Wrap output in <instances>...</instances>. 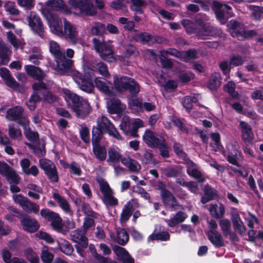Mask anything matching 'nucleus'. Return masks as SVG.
<instances>
[{
  "instance_id": "obj_1",
  "label": "nucleus",
  "mask_w": 263,
  "mask_h": 263,
  "mask_svg": "<svg viewBox=\"0 0 263 263\" xmlns=\"http://www.w3.org/2000/svg\"><path fill=\"white\" fill-rule=\"evenodd\" d=\"M65 93L67 97L68 105L76 113L78 117L84 119L88 115L91 110V106L87 100L70 90H67Z\"/></svg>"
},
{
  "instance_id": "obj_2",
  "label": "nucleus",
  "mask_w": 263,
  "mask_h": 263,
  "mask_svg": "<svg viewBox=\"0 0 263 263\" xmlns=\"http://www.w3.org/2000/svg\"><path fill=\"white\" fill-rule=\"evenodd\" d=\"M91 133L92 138L102 139L103 135L108 133L117 139H121V136L112 123L104 116L97 120V126H93Z\"/></svg>"
},
{
  "instance_id": "obj_3",
  "label": "nucleus",
  "mask_w": 263,
  "mask_h": 263,
  "mask_svg": "<svg viewBox=\"0 0 263 263\" xmlns=\"http://www.w3.org/2000/svg\"><path fill=\"white\" fill-rule=\"evenodd\" d=\"M69 4L79 16H92L97 13V8L91 0H69Z\"/></svg>"
},
{
  "instance_id": "obj_4",
  "label": "nucleus",
  "mask_w": 263,
  "mask_h": 263,
  "mask_svg": "<svg viewBox=\"0 0 263 263\" xmlns=\"http://www.w3.org/2000/svg\"><path fill=\"white\" fill-rule=\"evenodd\" d=\"M196 24L197 27L195 34L201 39H203V37L206 36H219L221 33V30L220 28L205 23L202 19H197Z\"/></svg>"
},
{
  "instance_id": "obj_5",
  "label": "nucleus",
  "mask_w": 263,
  "mask_h": 263,
  "mask_svg": "<svg viewBox=\"0 0 263 263\" xmlns=\"http://www.w3.org/2000/svg\"><path fill=\"white\" fill-rule=\"evenodd\" d=\"M73 78L75 82L79 85L80 88L83 91L91 93L94 90L91 73L89 72L82 73L77 72L74 73Z\"/></svg>"
},
{
  "instance_id": "obj_6",
  "label": "nucleus",
  "mask_w": 263,
  "mask_h": 263,
  "mask_svg": "<svg viewBox=\"0 0 263 263\" xmlns=\"http://www.w3.org/2000/svg\"><path fill=\"white\" fill-rule=\"evenodd\" d=\"M157 189L160 191V196L163 204L172 209H175L179 206L177 199L173 194L166 188V184L162 181H159L157 184Z\"/></svg>"
},
{
  "instance_id": "obj_7",
  "label": "nucleus",
  "mask_w": 263,
  "mask_h": 263,
  "mask_svg": "<svg viewBox=\"0 0 263 263\" xmlns=\"http://www.w3.org/2000/svg\"><path fill=\"white\" fill-rule=\"evenodd\" d=\"M49 86L43 81L37 82L32 85V89L37 92L42 100L49 103H52L56 101L57 97L49 90Z\"/></svg>"
},
{
  "instance_id": "obj_8",
  "label": "nucleus",
  "mask_w": 263,
  "mask_h": 263,
  "mask_svg": "<svg viewBox=\"0 0 263 263\" xmlns=\"http://www.w3.org/2000/svg\"><path fill=\"white\" fill-rule=\"evenodd\" d=\"M40 214L46 221L51 222V226L54 230L58 232L61 231L63 223L58 213L46 208L41 210Z\"/></svg>"
},
{
  "instance_id": "obj_9",
  "label": "nucleus",
  "mask_w": 263,
  "mask_h": 263,
  "mask_svg": "<svg viewBox=\"0 0 263 263\" xmlns=\"http://www.w3.org/2000/svg\"><path fill=\"white\" fill-rule=\"evenodd\" d=\"M92 42L96 52L103 60L106 61L110 56L112 57L114 54L112 46L104 40L101 41L100 39L95 37L92 39Z\"/></svg>"
},
{
  "instance_id": "obj_10",
  "label": "nucleus",
  "mask_w": 263,
  "mask_h": 263,
  "mask_svg": "<svg viewBox=\"0 0 263 263\" xmlns=\"http://www.w3.org/2000/svg\"><path fill=\"white\" fill-rule=\"evenodd\" d=\"M39 165L48 179L53 182H58L59 180L58 172L54 163L50 160L41 159Z\"/></svg>"
},
{
  "instance_id": "obj_11",
  "label": "nucleus",
  "mask_w": 263,
  "mask_h": 263,
  "mask_svg": "<svg viewBox=\"0 0 263 263\" xmlns=\"http://www.w3.org/2000/svg\"><path fill=\"white\" fill-rule=\"evenodd\" d=\"M0 174L5 177L9 184H19L21 177L5 161L0 160Z\"/></svg>"
},
{
  "instance_id": "obj_12",
  "label": "nucleus",
  "mask_w": 263,
  "mask_h": 263,
  "mask_svg": "<svg viewBox=\"0 0 263 263\" xmlns=\"http://www.w3.org/2000/svg\"><path fill=\"white\" fill-rule=\"evenodd\" d=\"M28 25L35 34L43 39L45 30L41 17L35 12H31L27 17Z\"/></svg>"
},
{
  "instance_id": "obj_13",
  "label": "nucleus",
  "mask_w": 263,
  "mask_h": 263,
  "mask_svg": "<svg viewBox=\"0 0 263 263\" xmlns=\"http://www.w3.org/2000/svg\"><path fill=\"white\" fill-rule=\"evenodd\" d=\"M14 202L18 204L27 213L36 214L39 211V206L22 194L13 196Z\"/></svg>"
},
{
  "instance_id": "obj_14",
  "label": "nucleus",
  "mask_w": 263,
  "mask_h": 263,
  "mask_svg": "<svg viewBox=\"0 0 263 263\" xmlns=\"http://www.w3.org/2000/svg\"><path fill=\"white\" fill-rule=\"evenodd\" d=\"M47 20L51 32L58 35H62L64 27L63 19L60 18L57 14L49 13V17H47Z\"/></svg>"
},
{
  "instance_id": "obj_15",
  "label": "nucleus",
  "mask_w": 263,
  "mask_h": 263,
  "mask_svg": "<svg viewBox=\"0 0 263 263\" xmlns=\"http://www.w3.org/2000/svg\"><path fill=\"white\" fill-rule=\"evenodd\" d=\"M20 223L23 230L30 233L37 232L40 228V224L37 220L27 214L20 220Z\"/></svg>"
},
{
  "instance_id": "obj_16",
  "label": "nucleus",
  "mask_w": 263,
  "mask_h": 263,
  "mask_svg": "<svg viewBox=\"0 0 263 263\" xmlns=\"http://www.w3.org/2000/svg\"><path fill=\"white\" fill-rule=\"evenodd\" d=\"M164 139H165V138L150 129L146 130L143 136V140L144 142L148 147L151 148L158 147L159 143Z\"/></svg>"
},
{
  "instance_id": "obj_17",
  "label": "nucleus",
  "mask_w": 263,
  "mask_h": 263,
  "mask_svg": "<svg viewBox=\"0 0 263 263\" xmlns=\"http://www.w3.org/2000/svg\"><path fill=\"white\" fill-rule=\"evenodd\" d=\"M64 27L63 35L66 39L69 40L72 43L76 44L77 42L78 32L76 27L66 18H63Z\"/></svg>"
},
{
  "instance_id": "obj_18",
  "label": "nucleus",
  "mask_w": 263,
  "mask_h": 263,
  "mask_svg": "<svg viewBox=\"0 0 263 263\" xmlns=\"http://www.w3.org/2000/svg\"><path fill=\"white\" fill-rule=\"evenodd\" d=\"M102 139L91 138L92 152L96 158L100 161H103L106 159L107 151L104 146L101 145L100 141Z\"/></svg>"
},
{
  "instance_id": "obj_19",
  "label": "nucleus",
  "mask_w": 263,
  "mask_h": 263,
  "mask_svg": "<svg viewBox=\"0 0 263 263\" xmlns=\"http://www.w3.org/2000/svg\"><path fill=\"white\" fill-rule=\"evenodd\" d=\"M241 131V138L246 145L251 144L254 139V134L251 126L246 122L240 121L239 123Z\"/></svg>"
},
{
  "instance_id": "obj_20",
  "label": "nucleus",
  "mask_w": 263,
  "mask_h": 263,
  "mask_svg": "<svg viewBox=\"0 0 263 263\" xmlns=\"http://www.w3.org/2000/svg\"><path fill=\"white\" fill-rule=\"evenodd\" d=\"M94 82L100 92L109 96L113 95L112 83L110 81H107L104 78L97 77L95 79Z\"/></svg>"
},
{
  "instance_id": "obj_21",
  "label": "nucleus",
  "mask_w": 263,
  "mask_h": 263,
  "mask_svg": "<svg viewBox=\"0 0 263 263\" xmlns=\"http://www.w3.org/2000/svg\"><path fill=\"white\" fill-rule=\"evenodd\" d=\"M133 39L138 42L143 44H154L155 43H160V37L157 35H152L147 32H141L136 34L133 36Z\"/></svg>"
},
{
  "instance_id": "obj_22",
  "label": "nucleus",
  "mask_w": 263,
  "mask_h": 263,
  "mask_svg": "<svg viewBox=\"0 0 263 263\" xmlns=\"http://www.w3.org/2000/svg\"><path fill=\"white\" fill-rule=\"evenodd\" d=\"M132 79L127 76L115 75L113 78V84L115 89L119 92L126 91L127 86Z\"/></svg>"
},
{
  "instance_id": "obj_23",
  "label": "nucleus",
  "mask_w": 263,
  "mask_h": 263,
  "mask_svg": "<svg viewBox=\"0 0 263 263\" xmlns=\"http://www.w3.org/2000/svg\"><path fill=\"white\" fill-rule=\"evenodd\" d=\"M107 111L110 114H120L126 108V105L121 103L116 98L111 99L107 102Z\"/></svg>"
},
{
  "instance_id": "obj_24",
  "label": "nucleus",
  "mask_w": 263,
  "mask_h": 263,
  "mask_svg": "<svg viewBox=\"0 0 263 263\" xmlns=\"http://www.w3.org/2000/svg\"><path fill=\"white\" fill-rule=\"evenodd\" d=\"M10 47L0 40V65H6L10 61Z\"/></svg>"
},
{
  "instance_id": "obj_25",
  "label": "nucleus",
  "mask_w": 263,
  "mask_h": 263,
  "mask_svg": "<svg viewBox=\"0 0 263 263\" xmlns=\"http://www.w3.org/2000/svg\"><path fill=\"white\" fill-rule=\"evenodd\" d=\"M25 68L27 74L38 82L43 81L46 76L40 68L35 66L31 65H26Z\"/></svg>"
},
{
  "instance_id": "obj_26",
  "label": "nucleus",
  "mask_w": 263,
  "mask_h": 263,
  "mask_svg": "<svg viewBox=\"0 0 263 263\" xmlns=\"http://www.w3.org/2000/svg\"><path fill=\"white\" fill-rule=\"evenodd\" d=\"M206 236L208 239L216 248H220L224 246L222 236L217 231H209Z\"/></svg>"
},
{
  "instance_id": "obj_27",
  "label": "nucleus",
  "mask_w": 263,
  "mask_h": 263,
  "mask_svg": "<svg viewBox=\"0 0 263 263\" xmlns=\"http://www.w3.org/2000/svg\"><path fill=\"white\" fill-rule=\"evenodd\" d=\"M203 195L201 198V202L205 204L215 199L218 196L217 191L208 184L203 187Z\"/></svg>"
},
{
  "instance_id": "obj_28",
  "label": "nucleus",
  "mask_w": 263,
  "mask_h": 263,
  "mask_svg": "<svg viewBox=\"0 0 263 263\" xmlns=\"http://www.w3.org/2000/svg\"><path fill=\"white\" fill-rule=\"evenodd\" d=\"M0 77L4 81L6 85L11 88H17L19 84L11 75L9 70L5 68H0Z\"/></svg>"
},
{
  "instance_id": "obj_29",
  "label": "nucleus",
  "mask_w": 263,
  "mask_h": 263,
  "mask_svg": "<svg viewBox=\"0 0 263 263\" xmlns=\"http://www.w3.org/2000/svg\"><path fill=\"white\" fill-rule=\"evenodd\" d=\"M58 246L55 250H60L67 256H70L73 252L74 249L71 244L67 240L59 238L57 240Z\"/></svg>"
},
{
  "instance_id": "obj_30",
  "label": "nucleus",
  "mask_w": 263,
  "mask_h": 263,
  "mask_svg": "<svg viewBox=\"0 0 263 263\" xmlns=\"http://www.w3.org/2000/svg\"><path fill=\"white\" fill-rule=\"evenodd\" d=\"M24 111V108L20 105L9 108L6 111V118L9 121H15Z\"/></svg>"
},
{
  "instance_id": "obj_31",
  "label": "nucleus",
  "mask_w": 263,
  "mask_h": 263,
  "mask_svg": "<svg viewBox=\"0 0 263 263\" xmlns=\"http://www.w3.org/2000/svg\"><path fill=\"white\" fill-rule=\"evenodd\" d=\"M70 236L73 242L79 243L82 248H86L87 247L88 239L82 233V231L79 230L72 231Z\"/></svg>"
},
{
  "instance_id": "obj_32",
  "label": "nucleus",
  "mask_w": 263,
  "mask_h": 263,
  "mask_svg": "<svg viewBox=\"0 0 263 263\" xmlns=\"http://www.w3.org/2000/svg\"><path fill=\"white\" fill-rule=\"evenodd\" d=\"M211 216L216 219H220L223 218L225 214V208L222 203L211 204L209 209Z\"/></svg>"
},
{
  "instance_id": "obj_33",
  "label": "nucleus",
  "mask_w": 263,
  "mask_h": 263,
  "mask_svg": "<svg viewBox=\"0 0 263 263\" xmlns=\"http://www.w3.org/2000/svg\"><path fill=\"white\" fill-rule=\"evenodd\" d=\"M108 157L107 162L109 163L117 164L120 162L122 155L119 153L118 147H110L108 149Z\"/></svg>"
},
{
  "instance_id": "obj_34",
  "label": "nucleus",
  "mask_w": 263,
  "mask_h": 263,
  "mask_svg": "<svg viewBox=\"0 0 263 263\" xmlns=\"http://www.w3.org/2000/svg\"><path fill=\"white\" fill-rule=\"evenodd\" d=\"M53 198L58 203L59 206L66 213H71L72 212L69 203L68 201L58 193H53Z\"/></svg>"
},
{
  "instance_id": "obj_35",
  "label": "nucleus",
  "mask_w": 263,
  "mask_h": 263,
  "mask_svg": "<svg viewBox=\"0 0 263 263\" xmlns=\"http://www.w3.org/2000/svg\"><path fill=\"white\" fill-rule=\"evenodd\" d=\"M55 61L59 71L62 73L68 72L73 64L72 60L66 59L65 57L63 59H56Z\"/></svg>"
},
{
  "instance_id": "obj_36",
  "label": "nucleus",
  "mask_w": 263,
  "mask_h": 263,
  "mask_svg": "<svg viewBox=\"0 0 263 263\" xmlns=\"http://www.w3.org/2000/svg\"><path fill=\"white\" fill-rule=\"evenodd\" d=\"M46 6L53 11L65 10L67 6L63 0H48L46 2Z\"/></svg>"
},
{
  "instance_id": "obj_37",
  "label": "nucleus",
  "mask_w": 263,
  "mask_h": 263,
  "mask_svg": "<svg viewBox=\"0 0 263 263\" xmlns=\"http://www.w3.org/2000/svg\"><path fill=\"white\" fill-rule=\"evenodd\" d=\"M133 214V205L128 202L124 206L121 213L120 222L121 223H126L130 218Z\"/></svg>"
},
{
  "instance_id": "obj_38",
  "label": "nucleus",
  "mask_w": 263,
  "mask_h": 263,
  "mask_svg": "<svg viewBox=\"0 0 263 263\" xmlns=\"http://www.w3.org/2000/svg\"><path fill=\"white\" fill-rule=\"evenodd\" d=\"M221 77L219 72H215L212 74L209 82L208 86L211 89H217L221 84Z\"/></svg>"
},
{
  "instance_id": "obj_39",
  "label": "nucleus",
  "mask_w": 263,
  "mask_h": 263,
  "mask_svg": "<svg viewBox=\"0 0 263 263\" xmlns=\"http://www.w3.org/2000/svg\"><path fill=\"white\" fill-rule=\"evenodd\" d=\"M186 215L182 211L178 212L175 216L168 222L170 227H174L178 223L183 222L186 218Z\"/></svg>"
},
{
  "instance_id": "obj_40",
  "label": "nucleus",
  "mask_w": 263,
  "mask_h": 263,
  "mask_svg": "<svg viewBox=\"0 0 263 263\" xmlns=\"http://www.w3.org/2000/svg\"><path fill=\"white\" fill-rule=\"evenodd\" d=\"M129 240V235L124 229L121 228L117 231L116 241L121 245L125 246Z\"/></svg>"
},
{
  "instance_id": "obj_41",
  "label": "nucleus",
  "mask_w": 263,
  "mask_h": 263,
  "mask_svg": "<svg viewBox=\"0 0 263 263\" xmlns=\"http://www.w3.org/2000/svg\"><path fill=\"white\" fill-rule=\"evenodd\" d=\"M197 52L194 49H190L187 51H181V57L180 60L183 62H187L191 60H195L197 57Z\"/></svg>"
},
{
  "instance_id": "obj_42",
  "label": "nucleus",
  "mask_w": 263,
  "mask_h": 263,
  "mask_svg": "<svg viewBox=\"0 0 263 263\" xmlns=\"http://www.w3.org/2000/svg\"><path fill=\"white\" fill-rule=\"evenodd\" d=\"M127 90L129 92V98L136 97L140 91L139 84L132 78L127 86Z\"/></svg>"
},
{
  "instance_id": "obj_43",
  "label": "nucleus",
  "mask_w": 263,
  "mask_h": 263,
  "mask_svg": "<svg viewBox=\"0 0 263 263\" xmlns=\"http://www.w3.org/2000/svg\"><path fill=\"white\" fill-rule=\"evenodd\" d=\"M90 31L92 35H103L105 33L106 26L102 23L96 22Z\"/></svg>"
},
{
  "instance_id": "obj_44",
  "label": "nucleus",
  "mask_w": 263,
  "mask_h": 263,
  "mask_svg": "<svg viewBox=\"0 0 263 263\" xmlns=\"http://www.w3.org/2000/svg\"><path fill=\"white\" fill-rule=\"evenodd\" d=\"M181 24L185 28L186 32L189 34H195L197 26L193 21L190 19H183Z\"/></svg>"
},
{
  "instance_id": "obj_45",
  "label": "nucleus",
  "mask_w": 263,
  "mask_h": 263,
  "mask_svg": "<svg viewBox=\"0 0 263 263\" xmlns=\"http://www.w3.org/2000/svg\"><path fill=\"white\" fill-rule=\"evenodd\" d=\"M159 149V154L163 158H168L170 157L169 154L170 147L166 142V139L159 143L158 147H156Z\"/></svg>"
},
{
  "instance_id": "obj_46",
  "label": "nucleus",
  "mask_w": 263,
  "mask_h": 263,
  "mask_svg": "<svg viewBox=\"0 0 263 263\" xmlns=\"http://www.w3.org/2000/svg\"><path fill=\"white\" fill-rule=\"evenodd\" d=\"M249 8L252 11L251 16L255 20H261V15H263V7L251 5Z\"/></svg>"
},
{
  "instance_id": "obj_47",
  "label": "nucleus",
  "mask_w": 263,
  "mask_h": 263,
  "mask_svg": "<svg viewBox=\"0 0 263 263\" xmlns=\"http://www.w3.org/2000/svg\"><path fill=\"white\" fill-rule=\"evenodd\" d=\"M50 51L54 56L55 60L65 58V54L60 50L59 45L55 42L51 44Z\"/></svg>"
},
{
  "instance_id": "obj_48",
  "label": "nucleus",
  "mask_w": 263,
  "mask_h": 263,
  "mask_svg": "<svg viewBox=\"0 0 263 263\" xmlns=\"http://www.w3.org/2000/svg\"><path fill=\"white\" fill-rule=\"evenodd\" d=\"M149 238L152 240L167 241L170 240V235L167 231H162L152 233L149 235Z\"/></svg>"
},
{
  "instance_id": "obj_49",
  "label": "nucleus",
  "mask_w": 263,
  "mask_h": 263,
  "mask_svg": "<svg viewBox=\"0 0 263 263\" xmlns=\"http://www.w3.org/2000/svg\"><path fill=\"white\" fill-rule=\"evenodd\" d=\"M219 224L223 235L227 237L228 236V233L231 231V229L230 220L227 218L221 219L219 221Z\"/></svg>"
},
{
  "instance_id": "obj_50",
  "label": "nucleus",
  "mask_w": 263,
  "mask_h": 263,
  "mask_svg": "<svg viewBox=\"0 0 263 263\" xmlns=\"http://www.w3.org/2000/svg\"><path fill=\"white\" fill-rule=\"evenodd\" d=\"M41 257L44 263H51L53 260L54 255L49 252V247L48 246H44Z\"/></svg>"
},
{
  "instance_id": "obj_51",
  "label": "nucleus",
  "mask_w": 263,
  "mask_h": 263,
  "mask_svg": "<svg viewBox=\"0 0 263 263\" xmlns=\"http://www.w3.org/2000/svg\"><path fill=\"white\" fill-rule=\"evenodd\" d=\"M81 209L84 214L89 217L97 218L99 214L94 211L91 208L90 204L87 202H83L81 205Z\"/></svg>"
},
{
  "instance_id": "obj_52",
  "label": "nucleus",
  "mask_w": 263,
  "mask_h": 263,
  "mask_svg": "<svg viewBox=\"0 0 263 263\" xmlns=\"http://www.w3.org/2000/svg\"><path fill=\"white\" fill-rule=\"evenodd\" d=\"M181 173V169L179 166L175 167H168L164 171V175L167 178H177Z\"/></svg>"
},
{
  "instance_id": "obj_53",
  "label": "nucleus",
  "mask_w": 263,
  "mask_h": 263,
  "mask_svg": "<svg viewBox=\"0 0 263 263\" xmlns=\"http://www.w3.org/2000/svg\"><path fill=\"white\" fill-rule=\"evenodd\" d=\"M186 172L189 176L196 179L199 183H203L205 181V179L202 176L201 172L196 168H193L191 171L187 169Z\"/></svg>"
},
{
  "instance_id": "obj_54",
  "label": "nucleus",
  "mask_w": 263,
  "mask_h": 263,
  "mask_svg": "<svg viewBox=\"0 0 263 263\" xmlns=\"http://www.w3.org/2000/svg\"><path fill=\"white\" fill-rule=\"evenodd\" d=\"M112 250L115 254L117 255V259L119 261L129 254V253L125 248L117 245H115L112 248Z\"/></svg>"
},
{
  "instance_id": "obj_55",
  "label": "nucleus",
  "mask_w": 263,
  "mask_h": 263,
  "mask_svg": "<svg viewBox=\"0 0 263 263\" xmlns=\"http://www.w3.org/2000/svg\"><path fill=\"white\" fill-rule=\"evenodd\" d=\"M36 236L40 239L45 241L48 244H53L55 242L54 239L49 233L40 231L36 233Z\"/></svg>"
},
{
  "instance_id": "obj_56",
  "label": "nucleus",
  "mask_w": 263,
  "mask_h": 263,
  "mask_svg": "<svg viewBox=\"0 0 263 263\" xmlns=\"http://www.w3.org/2000/svg\"><path fill=\"white\" fill-rule=\"evenodd\" d=\"M24 135L26 138L30 142H33L39 140V135L37 132L31 130L29 127L24 130Z\"/></svg>"
},
{
  "instance_id": "obj_57",
  "label": "nucleus",
  "mask_w": 263,
  "mask_h": 263,
  "mask_svg": "<svg viewBox=\"0 0 263 263\" xmlns=\"http://www.w3.org/2000/svg\"><path fill=\"white\" fill-rule=\"evenodd\" d=\"M8 135L13 140H15L22 136L21 130L20 128H15L13 124L8 125Z\"/></svg>"
},
{
  "instance_id": "obj_58",
  "label": "nucleus",
  "mask_w": 263,
  "mask_h": 263,
  "mask_svg": "<svg viewBox=\"0 0 263 263\" xmlns=\"http://www.w3.org/2000/svg\"><path fill=\"white\" fill-rule=\"evenodd\" d=\"M120 129L126 135H128L130 128V122L128 117H124L120 124Z\"/></svg>"
},
{
  "instance_id": "obj_59",
  "label": "nucleus",
  "mask_w": 263,
  "mask_h": 263,
  "mask_svg": "<svg viewBox=\"0 0 263 263\" xmlns=\"http://www.w3.org/2000/svg\"><path fill=\"white\" fill-rule=\"evenodd\" d=\"M235 84L232 81H230L223 86V90L228 92L231 97L235 98L238 95V93L235 91Z\"/></svg>"
},
{
  "instance_id": "obj_60",
  "label": "nucleus",
  "mask_w": 263,
  "mask_h": 263,
  "mask_svg": "<svg viewBox=\"0 0 263 263\" xmlns=\"http://www.w3.org/2000/svg\"><path fill=\"white\" fill-rule=\"evenodd\" d=\"M27 145L30 149L33 150V153L39 158L43 157L45 155L46 151L45 146H43V148H41L40 146L33 145L30 143H28Z\"/></svg>"
},
{
  "instance_id": "obj_61",
  "label": "nucleus",
  "mask_w": 263,
  "mask_h": 263,
  "mask_svg": "<svg viewBox=\"0 0 263 263\" xmlns=\"http://www.w3.org/2000/svg\"><path fill=\"white\" fill-rule=\"evenodd\" d=\"M239 152L237 149H234L233 151L229 150V155L227 157L228 161L234 165L238 166V163L237 160V155Z\"/></svg>"
},
{
  "instance_id": "obj_62",
  "label": "nucleus",
  "mask_w": 263,
  "mask_h": 263,
  "mask_svg": "<svg viewBox=\"0 0 263 263\" xmlns=\"http://www.w3.org/2000/svg\"><path fill=\"white\" fill-rule=\"evenodd\" d=\"M103 201L108 206H115L118 203L117 199L112 196V193L103 196Z\"/></svg>"
},
{
  "instance_id": "obj_63",
  "label": "nucleus",
  "mask_w": 263,
  "mask_h": 263,
  "mask_svg": "<svg viewBox=\"0 0 263 263\" xmlns=\"http://www.w3.org/2000/svg\"><path fill=\"white\" fill-rule=\"evenodd\" d=\"M233 229L235 232L237 233L240 235H242L246 230V228L242 220L232 223Z\"/></svg>"
},
{
  "instance_id": "obj_64",
  "label": "nucleus",
  "mask_w": 263,
  "mask_h": 263,
  "mask_svg": "<svg viewBox=\"0 0 263 263\" xmlns=\"http://www.w3.org/2000/svg\"><path fill=\"white\" fill-rule=\"evenodd\" d=\"M80 135L82 140L86 143L90 142V134L88 128L85 126L82 127L80 130Z\"/></svg>"
}]
</instances>
